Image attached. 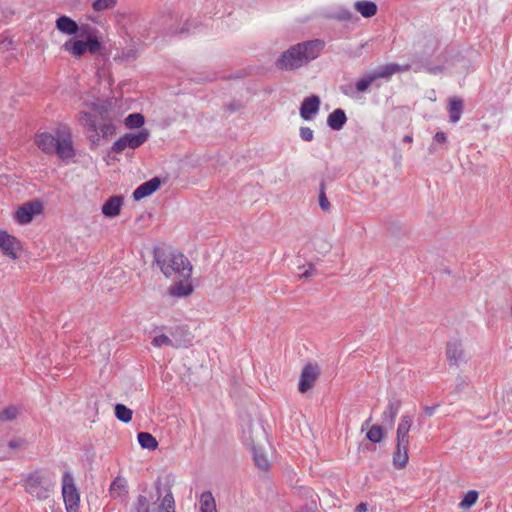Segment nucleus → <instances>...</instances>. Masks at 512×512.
<instances>
[{
  "instance_id": "46",
  "label": "nucleus",
  "mask_w": 512,
  "mask_h": 512,
  "mask_svg": "<svg viewBox=\"0 0 512 512\" xmlns=\"http://www.w3.org/2000/svg\"><path fill=\"white\" fill-rule=\"evenodd\" d=\"M303 268H304V271L300 274V278H302V279L310 278L315 272V268L312 265H308V267H303Z\"/></svg>"
},
{
  "instance_id": "49",
  "label": "nucleus",
  "mask_w": 512,
  "mask_h": 512,
  "mask_svg": "<svg viewBox=\"0 0 512 512\" xmlns=\"http://www.w3.org/2000/svg\"><path fill=\"white\" fill-rule=\"evenodd\" d=\"M437 406H425L424 412L427 416H432L435 413Z\"/></svg>"
},
{
  "instance_id": "13",
  "label": "nucleus",
  "mask_w": 512,
  "mask_h": 512,
  "mask_svg": "<svg viewBox=\"0 0 512 512\" xmlns=\"http://www.w3.org/2000/svg\"><path fill=\"white\" fill-rule=\"evenodd\" d=\"M376 80L375 76L372 72L365 74L362 78H360L356 83L355 86H341L340 90L341 92L349 97H353L354 90L356 92H366L370 85Z\"/></svg>"
},
{
  "instance_id": "40",
  "label": "nucleus",
  "mask_w": 512,
  "mask_h": 512,
  "mask_svg": "<svg viewBox=\"0 0 512 512\" xmlns=\"http://www.w3.org/2000/svg\"><path fill=\"white\" fill-rule=\"evenodd\" d=\"M85 42L87 44V51H89L92 54L97 53L101 48V43L95 36H88Z\"/></svg>"
},
{
  "instance_id": "37",
  "label": "nucleus",
  "mask_w": 512,
  "mask_h": 512,
  "mask_svg": "<svg viewBox=\"0 0 512 512\" xmlns=\"http://www.w3.org/2000/svg\"><path fill=\"white\" fill-rule=\"evenodd\" d=\"M117 4V0H95L92 3V8L96 12H101L106 9L113 8Z\"/></svg>"
},
{
  "instance_id": "12",
  "label": "nucleus",
  "mask_w": 512,
  "mask_h": 512,
  "mask_svg": "<svg viewBox=\"0 0 512 512\" xmlns=\"http://www.w3.org/2000/svg\"><path fill=\"white\" fill-rule=\"evenodd\" d=\"M320 98L317 95L304 98L300 106V116L303 120L309 121L319 112Z\"/></svg>"
},
{
  "instance_id": "5",
  "label": "nucleus",
  "mask_w": 512,
  "mask_h": 512,
  "mask_svg": "<svg viewBox=\"0 0 512 512\" xmlns=\"http://www.w3.org/2000/svg\"><path fill=\"white\" fill-rule=\"evenodd\" d=\"M79 121L89 132L94 133L91 136L93 143H97L100 137H108L115 133V126L111 121L98 124L96 117L89 112H81Z\"/></svg>"
},
{
  "instance_id": "41",
  "label": "nucleus",
  "mask_w": 512,
  "mask_h": 512,
  "mask_svg": "<svg viewBox=\"0 0 512 512\" xmlns=\"http://www.w3.org/2000/svg\"><path fill=\"white\" fill-rule=\"evenodd\" d=\"M152 344L155 347H162V346L173 347L174 346L172 340L164 334L154 337V339L152 340Z\"/></svg>"
},
{
  "instance_id": "53",
  "label": "nucleus",
  "mask_w": 512,
  "mask_h": 512,
  "mask_svg": "<svg viewBox=\"0 0 512 512\" xmlns=\"http://www.w3.org/2000/svg\"><path fill=\"white\" fill-rule=\"evenodd\" d=\"M156 490H157L158 496L160 497L161 496V488L159 485H157Z\"/></svg>"
},
{
  "instance_id": "52",
  "label": "nucleus",
  "mask_w": 512,
  "mask_h": 512,
  "mask_svg": "<svg viewBox=\"0 0 512 512\" xmlns=\"http://www.w3.org/2000/svg\"><path fill=\"white\" fill-rule=\"evenodd\" d=\"M370 421H371V418H369L368 420L365 421V423L362 426V430L364 429L365 426L369 425Z\"/></svg>"
},
{
  "instance_id": "26",
  "label": "nucleus",
  "mask_w": 512,
  "mask_h": 512,
  "mask_svg": "<svg viewBox=\"0 0 512 512\" xmlns=\"http://www.w3.org/2000/svg\"><path fill=\"white\" fill-rule=\"evenodd\" d=\"M463 112V101L458 98H451L449 101V120L451 123H457Z\"/></svg>"
},
{
  "instance_id": "55",
  "label": "nucleus",
  "mask_w": 512,
  "mask_h": 512,
  "mask_svg": "<svg viewBox=\"0 0 512 512\" xmlns=\"http://www.w3.org/2000/svg\"><path fill=\"white\" fill-rule=\"evenodd\" d=\"M170 512H176V511H171V510H170Z\"/></svg>"
},
{
  "instance_id": "47",
  "label": "nucleus",
  "mask_w": 512,
  "mask_h": 512,
  "mask_svg": "<svg viewBox=\"0 0 512 512\" xmlns=\"http://www.w3.org/2000/svg\"><path fill=\"white\" fill-rule=\"evenodd\" d=\"M446 140H447L446 134L442 131H438L434 135V141L437 143H444V142H446Z\"/></svg>"
},
{
  "instance_id": "31",
  "label": "nucleus",
  "mask_w": 512,
  "mask_h": 512,
  "mask_svg": "<svg viewBox=\"0 0 512 512\" xmlns=\"http://www.w3.org/2000/svg\"><path fill=\"white\" fill-rule=\"evenodd\" d=\"M132 414V410L126 407L124 404L115 405V416L119 421L123 423H129L132 419Z\"/></svg>"
},
{
  "instance_id": "10",
  "label": "nucleus",
  "mask_w": 512,
  "mask_h": 512,
  "mask_svg": "<svg viewBox=\"0 0 512 512\" xmlns=\"http://www.w3.org/2000/svg\"><path fill=\"white\" fill-rule=\"evenodd\" d=\"M18 249H20V241L7 231L0 229V250L2 253L13 260H16L18 258Z\"/></svg>"
},
{
  "instance_id": "18",
  "label": "nucleus",
  "mask_w": 512,
  "mask_h": 512,
  "mask_svg": "<svg viewBox=\"0 0 512 512\" xmlns=\"http://www.w3.org/2000/svg\"><path fill=\"white\" fill-rule=\"evenodd\" d=\"M193 292V286L188 280L178 281L168 289V295L174 298L187 297Z\"/></svg>"
},
{
  "instance_id": "25",
  "label": "nucleus",
  "mask_w": 512,
  "mask_h": 512,
  "mask_svg": "<svg viewBox=\"0 0 512 512\" xmlns=\"http://www.w3.org/2000/svg\"><path fill=\"white\" fill-rule=\"evenodd\" d=\"M354 8L357 12H359L364 18H371L377 13V5L372 1L361 0L356 1L354 4Z\"/></svg>"
},
{
  "instance_id": "7",
  "label": "nucleus",
  "mask_w": 512,
  "mask_h": 512,
  "mask_svg": "<svg viewBox=\"0 0 512 512\" xmlns=\"http://www.w3.org/2000/svg\"><path fill=\"white\" fill-rule=\"evenodd\" d=\"M62 495L67 512H77L80 496L74 484L73 477L68 473H64L62 479Z\"/></svg>"
},
{
  "instance_id": "22",
  "label": "nucleus",
  "mask_w": 512,
  "mask_h": 512,
  "mask_svg": "<svg viewBox=\"0 0 512 512\" xmlns=\"http://www.w3.org/2000/svg\"><path fill=\"white\" fill-rule=\"evenodd\" d=\"M56 28L60 32L68 35H75L79 30L77 22L66 15L57 18Z\"/></svg>"
},
{
  "instance_id": "14",
  "label": "nucleus",
  "mask_w": 512,
  "mask_h": 512,
  "mask_svg": "<svg viewBox=\"0 0 512 512\" xmlns=\"http://www.w3.org/2000/svg\"><path fill=\"white\" fill-rule=\"evenodd\" d=\"M413 425L412 415H402L397 426L396 442L410 444L409 432Z\"/></svg>"
},
{
  "instance_id": "19",
  "label": "nucleus",
  "mask_w": 512,
  "mask_h": 512,
  "mask_svg": "<svg viewBox=\"0 0 512 512\" xmlns=\"http://www.w3.org/2000/svg\"><path fill=\"white\" fill-rule=\"evenodd\" d=\"M123 205V198L121 196L110 197L102 206V213L106 217H115L119 215Z\"/></svg>"
},
{
  "instance_id": "8",
  "label": "nucleus",
  "mask_w": 512,
  "mask_h": 512,
  "mask_svg": "<svg viewBox=\"0 0 512 512\" xmlns=\"http://www.w3.org/2000/svg\"><path fill=\"white\" fill-rule=\"evenodd\" d=\"M43 210V205L40 201H30L21 205L16 213L15 218L20 224L30 223L34 216L39 215Z\"/></svg>"
},
{
  "instance_id": "9",
  "label": "nucleus",
  "mask_w": 512,
  "mask_h": 512,
  "mask_svg": "<svg viewBox=\"0 0 512 512\" xmlns=\"http://www.w3.org/2000/svg\"><path fill=\"white\" fill-rule=\"evenodd\" d=\"M319 376V367L315 364H306L300 375L298 390L300 393L309 391Z\"/></svg>"
},
{
  "instance_id": "44",
  "label": "nucleus",
  "mask_w": 512,
  "mask_h": 512,
  "mask_svg": "<svg viewBox=\"0 0 512 512\" xmlns=\"http://www.w3.org/2000/svg\"><path fill=\"white\" fill-rule=\"evenodd\" d=\"M121 59L124 61H130L136 58V51L133 49L123 50L121 53Z\"/></svg>"
},
{
  "instance_id": "45",
  "label": "nucleus",
  "mask_w": 512,
  "mask_h": 512,
  "mask_svg": "<svg viewBox=\"0 0 512 512\" xmlns=\"http://www.w3.org/2000/svg\"><path fill=\"white\" fill-rule=\"evenodd\" d=\"M425 70L432 75L441 74L444 70V67L441 65L437 66H425Z\"/></svg>"
},
{
  "instance_id": "4",
  "label": "nucleus",
  "mask_w": 512,
  "mask_h": 512,
  "mask_svg": "<svg viewBox=\"0 0 512 512\" xmlns=\"http://www.w3.org/2000/svg\"><path fill=\"white\" fill-rule=\"evenodd\" d=\"M25 490L39 501L48 499L54 491L55 479L48 473L35 471L25 479Z\"/></svg>"
},
{
  "instance_id": "23",
  "label": "nucleus",
  "mask_w": 512,
  "mask_h": 512,
  "mask_svg": "<svg viewBox=\"0 0 512 512\" xmlns=\"http://www.w3.org/2000/svg\"><path fill=\"white\" fill-rule=\"evenodd\" d=\"M347 122V116L343 109L337 108L328 115L327 125L332 130H341Z\"/></svg>"
},
{
  "instance_id": "36",
  "label": "nucleus",
  "mask_w": 512,
  "mask_h": 512,
  "mask_svg": "<svg viewBox=\"0 0 512 512\" xmlns=\"http://www.w3.org/2000/svg\"><path fill=\"white\" fill-rule=\"evenodd\" d=\"M253 459L256 466L260 469H267L269 466V462L261 450L257 448H253Z\"/></svg>"
},
{
  "instance_id": "27",
  "label": "nucleus",
  "mask_w": 512,
  "mask_h": 512,
  "mask_svg": "<svg viewBox=\"0 0 512 512\" xmlns=\"http://www.w3.org/2000/svg\"><path fill=\"white\" fill-rule=\"evenodd\" d=\"M200 512H217L215 499L210 491H204L200 496Z\"/></svg>"
},
{
  "instance_id": "2",
  "label": "nucleus",
  "mask_w": 512,
  "mask_h": 512,
  "mask_svg": "<svg viewBox=\"0 0 512 512\" xmlns=\"http://www.w3.org/2000/svg\"><path fill=\"white\" fill-rule=\"evenodd\" d=\"M154 261L167 278L179 277L188 280L192 275V264L181 252L171 247H156Z\"/></svg>"
},
{
  "instance_id": "20",
  "label": "nucleus",
  "mask_w": 512,
  "mask_h": 512,
  "mask_svg": "<svg viewBox=\"0 0 512 512\" xmlns=\"http://www.w3.org/2000/svg\"><path fill=\"white\" fill-rule=\"evenodd\" d=\"M446 356L451 365L458 366L464 361V351L460 343L452 342L447 344Z\"/></svg>"
},
{
  "instance_id": "24",
  "label": "nucleus",
  "mask_w": 512,
  "mask_h": 512,
  "mask_svg": "<svg viewBox=\"0 0 512 512\" xmlns=\"http://www.w3.org/2000/svg\"><path fill=\"white\" fill-rule=\"evenodd\" d=\"M63 49L76 58L83 56L87 51V44L83 40H68L63 44Z\"/></svg>"
},
{
  "instance_id": "50",
  "label": "nucleus",
  "mask_w": 512,
  "mask_h": 512,
  "mask_svg": "<svg viewBox=\"0 0 512 512\" xmlns=\"http://www.w3.org/2000/svg\"><path fill=\"white\" fill-rule=\"evenodd\" d=\"M355 512H367V504L366 503H360L356 506Z\"/></svg>"
},
{
  "instance_id": "32",
  "label": "nucleus",
  "mask_w": 512,
  "mask_h": 512,
  "mask_svg": "<svg viewBox=\"0 0 512 512\" xmlns=\"http://www.w3.org/2000/svg\"><path fill=\"white\" fill-rule=\"evenodd\" d=\"M144 124V116L141 113H132L125 118V125L129 129L140 128Z\"/></svg>"
},
{
  "instance_id": "34",
  "label": "nucleus",
  "mask_w": 512,
  "mask_h": 512,
  "mask_svg": "<svg viewBox=\"0 0 512 512\" xmlns=\"http://www.w3.org/2000/svg\"><path fill=\"white\" fill-rule=\"evenodd\" d=\"M366 438L372 443H379L383 438V428L375 424L373 425L366 434Z\"/></svg>"
},
{
  "instance_id": "51",
  "label": "nucleus",
  "mask_w": 512,
  "mask_h": 512,
  "mask_svg": "<svg viewBox=\"0 0 512 512\" xmlns=\"http://www.w3.org/2000/svg\"><path fill=\"white\" fill-rule=\"evenodd\" d=\"M412 140H413V138H412V136H411V135H405V136L403 137V142L410 143V142H412Z\"/></svg>"
},
{
  "instance_id": "21",
  "label": "nucleus",
  "mask_w": 512,
  "mask_h": 512,
  "mask_svg": "<svg viewBox=\"0 0 512 512\" xmlns=\"http://www.w3.org/2000/svg\"><path fill=\"white\" fill-rule=\"evenodd\" d=\"M409 444L396 442V449L393 453V464L396 468H404L409 460L408 457Z\"/></svg>"
},
{
  "instance_id": "33",
  "label": "nucleus",
  "mask_w": 512,
  "mask_h": 512,
  "mask_svg": "<svg viewBox=\"0 0 512 512\" xmlns=\"http://www.w3.org/2000/svg\"><path fill=\"white\" fill-rule=\"evenodd\" d=\"M159 510L164 511V512H170V510L175 511L174 496L170 489L167 490L166 494L164 495L163 499L161 500V503L159 505Z\"/></svg>"
},
{
  "instance_id": "6",
  "label": "nucleus",
  "mask_w": 512,
  "mask_h": 512,
  "mask_svg": "<svg viewBox=\"0 0 512 512\" xmlns=\"http://www.w3.org/2000/svg\"><path fill=\"white\" fill-rule=\"evenodd\" d=\"M148 137L149 132L146 129H143L137 133H126L113 143L111 149L115 153H121L127 147L136 149L144 144Z\"/></svg>"
},
{
  "instance_id": "3",
  "label": "nucleus",
  "mask_w": 512,
  "mask_h": 512,
  "mask_svg": "<svg viewBox=\"0 0 512 512\" xmlns=\"http://www.w3.org/2000/svg\"><path fill=\"white\" fill-rule=\"evenodd\" d=\"M35 143L45 154L55 153L63 161H67L75 156L72 134L66 126L57 128L54 135L48 132L37 134Z\"/></svg>"
},
{
  "instance_id": "42",
  "label": "nucleus",
  "mask_w": 512,
  "mask_h": 512,
  "mask_svg": "<svg viewBox=\"0 0 512 512\" xmlns=\"http://www.w3.org/2000/svg\"><path fill=\"white\" fill-rule=\"evenodd\" d=\"M333 17L340 21H349L353 18V14L350 10L341 8Z\"/></svg>"
},
{
  "instance_id": "11",
  "label": "nucleus",
  "mask_w": 512,
  "mask_h": 512,
  "mask_svg": "<svg viewBox=\"0 0 512 512\" xmlns=\"http://www.w3.org/2000/svg\"><path fill=\"white\" fill-rule=\"evenodd\" d=\"M402 406V401L396 396H392L388 399L387 406L381 415V420L384 425H388L390 428L394 425L396 416L398 415Z\"/></svg>"
},
{
  "instance_id": "54",
  "label": "nucleus",
  "mask_w": 512,
  "mask_h": 512,
  "mask_svg": "<svg viewBox=\"0 0 512 512\" xmlns=\"http://www.w3.org/2000/svg\"><path fill=\"white\" fill-rule=\"evenodd\" d=\"M184 31H188V29H187V28H185V27H183V28H181L180 33H183Z\"/></svg>"
},
{
  "instance_id": "39",
  "label": "nucleus",
  "mask_w": 512,
  "mask_h": 512,
  "mask_svg": "<svg viewBox=\"0 0 512 512\" xmlns=\"http://www.w3.org/2000/svg\"><path fill=\"white\" fill-rule=\"evenodd\" d=\"M319 206L324 212H329L331 205L330 202L327 199L326 193H325V183L321 182V189L319 193Z\"/></svg>"
},
{
  "instance_id": "16",
  "label": "nucleus",
  "mask_w": 512,
  "mask_h": 512,
  "mask_svg": "<svg viewBox=\"0 0 512 512\" xmlns=\"http://www.w3.org/2000/svg\"><path fill=\"white\" fill-rule=\"evenodd\" d=\"M109 493L113 499L123 501L128 494L126 479L121 476H117L110 485Z\"/></svg>"
},
{
  "instance_id": "1",
  "label": "nucleus",
  "mask_w": 512,
  "mask_h": 512,
  "mask_svg": "<svg viewBox=\"0 0 512 512\" xmlns=\"http://www.w3.org/2000/svg\"><path fill=\"white\" fill-rule=\"evenodd\" d=\"M325 47L321 39L298 43L283 52L276 62L279 69L294 70L316 59Z\"/></svg>"
},
{
  "instance_id": "43",
  "label": "nucleus",
  "mask_w": 512,
  "mask_h": 512,
  "mask_svg": "<svg viewBox=\"0 0 512 512\" xmlns=\"http://www.w3.org/2000/svg\"><path fill=\"white\" fill-rule=\"evenodd\" d=\"M300 137L302 140L310 142L314 138V132L309 127H301L300 128Z\"/></svg>"
},
{
  "instance_id": "29",
  "label": "nucleus",
  "mask_w": 512,
  "mask_h": 512,
  "mask_svg": "<svg viewBox=\"0 0 512 512\" xmlns=\"http://www.w3.org/2000/svg\"><path fill=\"white\" fill-rule=\"evenodd\" d=\"M137 437L142 448L154 450L158 447L157 440L148 432H139Z\"/></svg>"
},
{
  "instance_id": "48",
  "label": "nucleus",
  "mask_w": 512,
  "mask_h": 512,
  "mask_svg": "<svg viewBox=\"0 0 512 512\" xmlns=\"http://www.w3.org/2000/svg\"><path fill=\"white\" fill-rule=\"evenodd\" d=\"M456 381H457V384H456L457 391H462L468 385L467 381L462 377H458Z\"/></svg>"
},
{
  "instance_id": "38",
  "label": "nucleus",
  "mask_w": 512,
  "mask_h": 512,
  "mask_svg": "<svg viewBox=\"0 0 512 512\" xmlns=\"http://www.w3.org/2000/svg\"><path fill=\"white\" fill-rule=\"evenodd\" d=\"M18 415V408L15 406H9L0 411V422L14 420Z\"/></svg>"
},
{
  "instance_id": "30",
  "label": "nucleus",
  "mask_w": 512,
  "mask_h": 512,
  "mask_svg": "<svg viewBox=\"0 0 512 512\" xmlns=\"http://www.w3.org/2000/svg\"><path fill=\"white\" fill-rule=\"evenodd\" d=\"M130 512H150V500L145 495H138L132 503Z\"/></svg>"
},
{
  "instance_id": "28",
  "label": "nucleus",
  "mask_w": 512,
  "mask_h": 512,
  "mask_svg": "<svg viewBox=\"0 0 512 512\" xmlns=\"http://www.w3.org/2000/svg\"><path fill=\"white\" fill-rule=\"evenodd\" d=\"M25 444L23 439L10 440L7 446H3L0 449V460H4L11 457L12 451L22 447Z\"/></svg>"
},
{
  "instance_id": "17",
  "label": "nucleus",
  "mask_w": 512,
  "mask_h": 512,
  "mask_svg": "<svg viewBox=\"0 0 512 512\" xmlns=\"http://www.w3.org/2000/svg\"><path fill=\"white\" fill-rule=\"evenodd\" d=\"M409 69H410L409 64L401 66L399 64L392 63V64H386L384 66H381L377 70L372 71V73L377 80L380 78H389L397 72L408 71Z\"/></svg>"
},
{
  "instance_id": "35",
  "label": "nucleus",
  "mask_w": 512,
  "mask_h": 512,
  "mask_svg": "<svg viewBox=\"0 0 512 512\" xmlns=\"http://www.w3.org/2000/svg\"><path fill=\"white\" fill-rule=\"evenodd\" d=\"M478 499V492L475 490L468 491L462 501L460 502L459 506L462 509H469L472 507Z\"/></svg>"
},
{
  "instance_id": "15",
  "label": "nucleus",
  "mask_w": 512,
  "mask_h": 512,
  "mask_svg": "<svg viewBox=\"0 0 512 512\" xmlns=\"http://www.w3.org/2000/svg\"><path fill=\"white\" fill-rule=\"evenodd\" d=\"M161 181L158 177H154L141 185H139L133 192L135 201H139L145 197L150 196L160 187Z\"/></svg>"
}]
</instances>
